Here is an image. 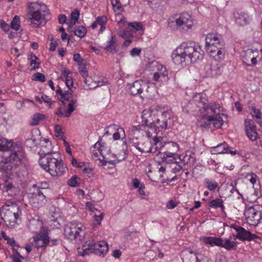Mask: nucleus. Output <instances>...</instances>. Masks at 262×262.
Returning a JSON list of instances; mask_svg holds the SVG:
<instances>
[{"label":"nucleus","instance_id":"obj_1","mask_svg":"<svg viewBox=\"0 0 262 262\" xmlns=\"http://www.w3.org/2000/svg\"><path fill=\"white\" fill-rule=\"evenodd\" d=\"M171 57L176 64L184 62L191 63L203 59V53L201 48L194 42H183L172 52Z\"/></svg>","mask_w":262,"mask_h":262},{"label":"nucleus","instance_id":"obj_2","mask_svg":"<svg viewBox=\"0 0 262 262\" xmlns=\"http://www.w3.org/2000/svg\"><path fill=\"white\" fill-rule=\"evenodd\" d=\"M143 125L134 126L129 130L130 143L141 154L151 153V138L156 136V130L145 129Z\"/></svg>","mask_w":262,"mask_h":262},{"label":"nucleus","instance_id":"obj_3","mask_svg":"<svg viewBox=\"0 0 262 262\" xmlns=\"http://www.w3.org/2000/svg\"><path fill=\"white\" fill-rule=\"evenodd\" d=\"M39 163L43 169L53 177L62 176L67 169L59 155L50 151L49 149H43V153L40 154Z\"/></svg>","mask_w":262,"mask_h":262},{"label":"nucleus","instance_id":"obj_4","mask_svg":"<svg viewBox=\"0 0 262 262\" xmlns=\"http://www.w3.org/2000/svg\"><path fill=\"white\" fill-rule=\"evenodd\" d=\"M0 151H9L10 154L6 159V162L1 164L0 169L6 173L10 172L13 166L11 164L19 165L24 157V154L21 147L14 144L11 141L9 142L6 139H0Z\"/></svg>","mask_w":262,"mask_h":262},{"label":"nucleus","instance_id":"obj_5","mask_svg":"<svg viewBox=\"0 0 262 262\" xmlns=\"http://www.w3.org/2000/svg\"><path fill=\"white\" fill-rule=\"evenodd\" d=\"M199 106L203 110L206 120L204 122L202 126L209 128L211 127L210 125L212 124L213 127L216 128L221 127L223 124V121L219 113L217 112L218 106L215 103H209L206 97L201 95L200 96Z\"/></svg>","mask_w":262,"mask_h":262},{"label":"nucleus","instance_id":"obj_6","mask_svg":"<svg viewBox=\"0 0 262 262\" xmlns=\"http://www.w3.org/2000/svg\"><path fill=\"white\" fill-rule=\"evenodd\" d=\"M28 17L31 24L39 27L46 23V17L50 15V11L47 5L40 3L28 2Z\"/></svg>","mask_w":262,"mask_h":262},{"label":"nucleus","instance_id":"obj_7","mask_svg":"<svg viewBox=\"0 0 262 262\" xmlns=\"http://www.w3.org/2000/svg\"><path fill=\"white\" fill-rule=\"evenodd\" d=\"M11 207L6 208V206H2L0 210V217L6 223L8 227L13 228L17 224L18 220H20V214L18 211L20 208L17 206L16 202H11Z\"/></svg>","mask_w":262,"mask_h":262},{"label":"nucleus","instance_id":"obj_8","mask_svg":"<svg viewBox=\"0 0 262 262\" xmlns=\"http://www.w3.org/2000/svg\"><path fill=\"white\" fill-rule=\"evenodd\" d=\"M83 228L80 223L71 222L65 226L64 236L71 241H80L84 235Z\"/></svg>","mask_w":262,"mask_h":262},{"label":"nucleus","instance_id":"obj_9","mask_svg":"<svg viewBox=\"0 0 262 262\" xmlns=\"http://www.w3.org/2000/svg\"><path fill=\"white\" fill-rule=\"evenodd\" d=\"M203 242L207 245L211 246H219L224 248L228 251L235 250L237 247L236 242L230 241L229 239H223L221 237L214 236L204 237Z\"/></svg>","mask_w":262,"mask_h":262},{"label":"nucleus","instance_id":"obj_10","mask_svg":"<svg viewBox=\"0 0 262 262\" xmlns=\"http://www.w3.org/2000/svg\"><path fill=\"white\" fill-rule=\"evenodd\" d=\"M247 223L256 226L262 222V212L254 207L247 208L244 213Z\"/></svg>","mask_w":262,"mask_h":262},{"label":"nucleus","instance_id":"obj_11","mask_svg":"<svg viewBox=\"0 0 262 262\" xmlns=\"http://www.w3.org/2000/svg\"><path fill=\"white\" fill-rule=\"evenodd\" d=\"M231 227L235 231V233H233V235L241 241H252L258 238L257 235L251 233L242 227L232 225Z\"/></svg>","mask_w":262,"mask_h":262},{"label":"nucleus","instance_id":"obj_12","mask_svg":"<svg viewBox=\"0 0 262 262\" xmlns=\"http://www.w3.org/2000/svg\"><path fill=\"white\" fill-rule=\"evenodd\" d=\"M156 121L153 127L155 129H167L172 125L170 115L167 112H163L160 116L155 118Z\"/></svg>","mask_w":262,"mask_h":262},{"label":"nucleus","instance_id":"obj_13","mask_svg":"<svg viewBox=\"0 0 262 262\" xmlns=\"http://www.w3.org/2000/svg\"><path fill=\"white\" fill-rule=\"evenodd\" d=\"M157 116L155 114H153V112L150 110H145L142 112L141 116L142 123L141 125H144L146 130L151 131V129H154L157 130L156 129L153 128L155 121H156L155 118H157Z\"/></svg>","mask_w":262,"mask_h":262},{"label":"nucleus","instance_id":"obj_14","mask_svg":"<svg viewBox=\"0 0 262 262\" xmlns=\"http://www.w3.org/2000/svg\"><path fill=\"white\" fill-rule=\"evenodd\" d=\"M175 23L177 27H182L185 30L191 29L193 25L191 16L186 12L182 13L178 18H176Z\"/></svg>","mask_w":262,"mask_h":262},{"label":"nucleus","instance_id":"obj_15","mask_svg":"<svg viewBox=\"0 0 262 262\" xmlns=\"http://www.w3.org/2000/svg\"><path fill=\"white\" fill-rule=\"evenodd\" d=\"M258 50L257 49H248L244 52L242 60L243 62L248 66H254L257 63L256 58L258 56Z\"/></svg>","mask_w":262,"mask_h":262},{"label":"nucleus","instance_id":"obj_16","mask_svg":"<svg viewBox=\"0 0 262 262\" xmlns=\"http://www.w3.org/2000/svg\"><path fill=\"white\" fill-rule=\"evenodd\" d=\"M101 139H100L99 141H98L94 145V148H97L98 151H99L100 155L103 157V159L101 160L99 159L100 161L102 162L103 165H106L107 163L111 164L112 168L114 167L115 165V160H112L111 159L110 157H108L105 153H104V151L107 150L110 151V149L107 147L104 146V145L101 144Z\"/></svg>","mask_w":262,"mask_h":262},{"label":"nucleus","instance_id":"obj_17","mask_svg":"<svg viewBox=\"0 0 262 262\" xmlns=\"http://www.w3.org/2000/svg\"><path fill=\"white\" fill-rule=\"evenodd\" d=\"M245 130L247 137L251 141L257 140V133L256 130V125L253 120L247 119L244 122Z\"/></svg>","mask_w":262,"mask_h":262},{"label":"nucleus","instance_id":"obj_18","mask_svg":"<svg viewBox=\"0 0 262 262\" xmlns=\"http://www.w3.org/2000/svg\"><path fill=\"white\" fill-rule=\"evenodd\" d=\"M232 149L233 148L229 147L226 142H224L216 146L211 147L210 152L212 154L230 153L231 155H234L236 154V151L233 150Z\"/></svg>","mask_w":262,"mask_h":262},{"label":"nucleus","instance_id":"obj_19","mask_svg":"<svg viewBox=\"0 0 262 262\" xmlns=\"http://www.w3.org/2000/svg\"><path fill=\"white\" fill-rule=\"evenodd\" d=\"M50 241V238L47 233L38 234L34 237L33 245L37 248H45Z\"/></svg>","mask_w":262,"mask_h":262},{"label":"nucleus","instance_id":"obj_20","mask_svg":"<svg viewBox=\"0 0 262 262\" xmlns=\"http://www.w3.org/2000/svg\"><path fill=\"white\" fill-rule=\"evenodd\" d=\"M128 85L131 94L135 96L143 93V89L145 88L146 84L142 80H138Z\"/></svg>","mask_w":262,"mask_h":262},{"label":"nucleus","instance_id":"obj_21","mask_svg":"<svg viewBox=\"0 0 262 262\" xmlns=\"http://www.w3.org/2000/svg\"><path fill=\"white\" fill-rule=\"evenodd\" d=\"M157 134L155 137H152L151 138V153H155L156 151H159V154L162 155V152L165 150L164 144L161 142L162 138L157 137Z\"/></svg>","mask_w":262,"mask_h":262},{"label":"nucleus","instance_id":"obj_22","mask_svg":"<svg viewBox=\"0 0 262 262\" xmlns=\"http://www.w3.org/2000/svg\"><path fill=\"white\" fill-rule=\"evenodd\" d=\"M122 152L123 155H119V157L117 158V159H116V156L114 154H111V150L110 151L105 150L104 151V153H105L108 157H110L111 160H115V163L119 162L123 160H125L127 155V146L126 141H123L122 145Z\"/></svg>","mask_w":262,"mask_h":262},{"label":"nucleus","instance_id":"obj_23","mask_svg":"<svg viewBox=\"0 0 262 262\" xmlns=\"http://www.w3.org/2000/svg\"><path fill=\"white\" fill-rule=\"evenodd\" d=\"M183 262H199L197 253L190 250H186L181 253Z\"/></svg>","mask_w":262,"mask_h":262},{"label":"nucleus","instance_id":"obj_24","mask_svg":"<svg viewBox=\"0 0 262 262\" xmlns=\"http://www.w3.org/2000/svg\"><path fill=\"white\" fill-rule=\"evenodd\" d=\"M93 247L97 249V251H99V253L101 252L100 254H95L99 256H104L108 250V244L104 241H100L98 243H96L93 241Z\"/></svg>","mask_w":262,"mask_h":262},{"label":"nucleus","instance_id":"obj_25","mask_svg":"<svg viewBox=\"0 0 262 262\" xmlns=\"http://www.w3.org/2000/svg\"><path fill=\"white\" fill-rule=\"evenodd\" d=\"M219 43H224V41L216 35L212 33L208 34L206 37V45L217 46Z\"/></svg>","mask_w":262,"mask_h":262},{"label":"nucleus","instance_id":"obj_26","mask_svg":"<svg viewBox=\"0 0 262 262\" xmlns=\"http://www.w3.org/2000/svg\"><path fill=\"white\" fill-rule=\"evenodd\" d=\"M216 46L206 45L207 50L212 56L215 57L216 55L220 56L222 55V50L224 48L225 43H219Z\"/></svg>","mask_w":262,"mask_h":262},{"label":"nucleus","instance_id":"obj_27","mask_svg":"<svg viewBox=\"0 0 262 262\" xmlns=\"http://www.w3.org/2000/svg\"><path fill=\"white\" fill-rule=\"evenodd\" d=\"M108 129L109 130H107L105 132V134H108L109 131H113V130H115L116 132L114 133L113 135V139L115 140H117L121 138V134H124V132L122 127H119L118 125H112L109 126L107 127Z\"/></svg>","mask_w":262,"mask_h":262},{"label":"nucleus","instance_id":"obj_28","mask_svg":"<svg viewBox=\"0 0 262 262\" xmlns=\"http://www.w3.org/2000/svg\"><path fill=\"white\" fill-rule=\"evenodd\" d=\"M223 72V67L221 64H211L209 69V74L212 77H217Z\"/></svg>","mask_w":262,"mask_h":262},{"label":"nucleus","instance_id":"obj_29","mask_svg":"<svg viewBox=\"0 0 262 262\" xmlns=\"http://www.w3.org/2000/svg\"><path fill=\"white\" fill-rule=\"evenodd\" d=\"M116 43L117 39L115 36H112L111 39L107 41L104 49L112 54L116 53L117 52Z\"/></svg>","mask_w":262,"mask_h":262},{"label":"nucleus","instance_id":"obj_30","mask_svg":"<svg viewBox=\"0 0 262 262\" xmlns=\"http://www.w3.org/2000/svg\"><path fill=\"white\" fill-rule=\"evenodd\" d=\"M88 247L85 249H82L81 251L79 252V254L81 256H84L85 255L89 254L90 253H94V254H100V252L97 251V249H95V248L93 247V241H90L89 242H87Z\"/></svg>","mask_w":262,"mask_h":262},{"label":"nucleus","instance_id":"obj_31","mask_svg":"<svg viewBox=\"0 0 262 262\" xmlns=\"http://www.w3.org/2000/svg\"><path fill=\"white\" fill-rule=\"evenodd\" d=\"M179 159L184 165H187L189 166H192L196 162V159L194 155H188L187 153L183 156L182 159L180 157Z\"/></svg>","mask_w":262,"mask_h":262},{"label":"nucleus","instance_id":"obj_32","mask_svg":"<svg viewBox=\"0 0 262 262\" xmlns=\"http://www.w3.org/2000/svg\"><path fill=\"white\" fill-rule=\"evenodd\" d=\"M208 205L209 207L214 209L220 208L222 211H224L225 209V207L223 205V201L219 198H216L208 202Z\"/></svg>","mask_w":262,"mask_h":262},{"label":"nucleus","instance_id":"obj_33","mask_svg":"<svg viewBox=\"0 0 262 262\" xmlns=\"http://www.w3.org/2000/svg\"><path fill=\"white\" fill-rule=\"evenodd\" d=\"M235 17L236 23L243 26L248 24L250 20L248 15L244 12H241L238 17L235 16Z\"/></svg>","mask_w":262,"mask_h":262},{"label":"nucleus","instance_id":"obj_34","mask_svg":"<svg viewBox=\"0 0 262 262\" xmlns=\"http://www.w3.org/2000/svg\"><path fill=\"white\" fill-rule=\"evenodd\" d=\"M165 151L177 152L179 149V145L174 142H168L164 143Z\"/></svg>","mask_w":262,"mask_h":262},{"label":"nucleus","instance_id":"obj_35","mask_svg":"<svg viewBox=\"0 0 262 262\" xmlns=\"http://www.w3.org/2000/svg\"><path fill=\"white\" fill-rule=\"evenodd\" d=\"M158 71L161 75V81H167L169 78L168 77V73L166 68L162 65L160 64L158 67Z\"/></svg>","mask_w":262,"mask_h":262},{"label":"nucleus","instance_id":"obj_36","mask_svg":"<svg viewBox=\"0 0 262 262\" xmlns=\"http://www.w3.org/2000/svg\"><path fill=\"white\" fill-rule=\"evenodd\" d=\"M145 88L146 90L144 92V96L146 98H148V99H152L156 93L155 86L154 85H146Z\"/></svg>","mask_w":262,"mask_h":262},{"label":"nucleus","instance_id":"obj_37","mask_svg":"<svg viewBox=\"0 0 262 262\" xmlns=\"http://www.w3.org/2000/svg\"><path fill=\"white\" fill-rule=\"evenodd\" d=\"M204 184L205 186L211 191H214L218 187L217 182L212 179H205Z\"/></svg>","mask_w":262,"mask_h":262},{"label":"nucleus","instance_id":"obj_38","mask_svg":"<svg viewBox=\"0 0 262 262\" xmlns=\"http://www.w3.org/2000/svg\"><path fill=\"white\" fill-rule=\"evenodd\" d=\"M71 22L70 24L68 27V31H69L70 29H71L74 25L76 24V23L78 21L79 16V12L78 10H75L72 12L71 14Z\"/></svg>","mask_w":262,"mask_h":262},{"label":"nucleus","instance_id":"obj_39","mask_svg":"<svg viewBox=\"0 0 262 262\" xmlns=\"http://www.w3.org/2000/svg\"><path fill=\"white\" fill-rule=\"evenodd\" d=\"M74 34L80 38L83 37L86 33V29L82 26L75 27L73 31Z\"/></svg>","mask_w":262,"mask_h":262},{"label":"nucleus","instance_id":"obj_40","mask_svg":"<svg viewBox=\"0 0 262 262\" xmlns=\"http://www.w3.org/2000/svg\"><path fill=\"white\" fill-rule=\"evenodd\" d=\"M77 102V100L72 99L70 101L69 103L67 106V110L64 114V117H69L71 116V113L75 110V104Z\"/></svg>","mask_w":262,"mask_h":262},{"label":"nucleus","instance_id":"obj_41","mask_svg":"<svg viewBox=\"0 0 262 262\" xmlns=\"http://www.w3.org/2000/svg\"><path fill=\"white\" fill-rule=\"evenodd\" d=\"M41 150L40 152H39L40 154V153H43V150H49L50 151L52 152V144L51 142L48 139H45L43 140L42 142L41 143Z\"/></svg>","mask_w":262,"mask_h":262},{"label":"nucleus","instance_id":"obj_42","mask_svg":"<svg viewBox=\"0 0 262 262\" xmlns=\"http://www.w3.org/2000/svg\"><path fill=\"white\" fill-rule=\"evenodd\" d=\"M45 118V115L39 113H35L32 117V122L31 124L35 126L38 124L39 122Z\"/></svg>","mask_w":262,"mask_h":262},{"label":"nucleus","instance_id":"obj_43","mask_svg":"<svg viewBox=\"0 0 262 262\" xmlns=\"http://www.w3.org/2000/svg\"><path fill=\"white\" fill-rule=\"evenodd\" d=\"M80 183V179L76 176H72L68 181V185L72 187H77Z\"/></svg>","mask_w":262,"mask_h":262},{"label":"nucleus","instance_id":"obj_44","mask_svg":"<svg viewBox=\"0 0 262 262\" xmlns=\"http://www.w3.org/2000/svg\"><path fill=\"white\" fill-rule=\"evenodd\" d=\"M11 28L15 30H18L20 27V18L18 16L15 15L11 23Z\"/></svg>","mask_w":262,"mask_h":262},{"label":"nucleus","instance_id":"obj_45","mask_svg":"<svg viewBox=\"0 0 262 262\" xmlns=\"http://www.w3.org/2000/svg\"><path fill=\"white\" fill-rule=\"evenodd\" d=\"M25 144L28 147L32 148L36 145V140L32 136L31 138L27 139Z\"/></svg>","mask_w":262,"mask_h":262},{"label":"nucleus","instance_id":"obj_46","mask_svg":"<svg viewBox=\"0 0 262 262\" xmlns=\"http://www.w3.org/2000/svg\"><path fill=\"white\" fill-rule=\"evenodd\" d=\"M73 60L77 63L79 66H85L84 59L80 57L79 53H76L73 55Z\"/></svg>","mask_w":262,"mask_h":262},{"label":"nucleus","instance_id":"obj_47","mask_svg":"<svg viewBox=\"0 0 262 262\" xmlns=\"http://www.w3.org/2000/svg\"><path fill=\"white\" fill-rule=\"evenodd\" d=\"M33 80L35 81H39L40 82H45L46 81V77L43 74L41 73H36L33 75Z\"/></svg>","mask_w":262,"mask_h":262},{"label":"nucleus","instance_id":"obj_48","mask_svg":"<svg viewBox=\"0 0 262 262\" xmlns=\"http://www.w3.org/2000/svg\"><path fill=\"white\" fill-rule=\"evenodd\" d=\"M13 252L15 253V254L13 256L14 262H21L19 258L24 259V257L21 256L17 250L14 247L12 248Z\"/></svg>","mask_w":262,"mask_h":262},{"label":"nucleus","instance_id":"obj_49","mask_svg":"<svg viewBox=\"0 0 262 262\" xmlns=\"http://www.w3.org/2000/svg\"><path fill=\"white\" fill-rule=\"evenodd\" d=\"M128 25L133 28H134L136 31L141 30L142 29V24L140 22H132L129 23Z\"/></svg>","mask_w":262,"mask_h":262},{"label":"nucleus","instance_id":"obj_50","mask_svg":"<svg viewBox=\"0 0 262 262\" xmlns=\"http://www.w3.org/2000/svg\"><path fill=\"white\" fill-rule=\"evenodd\" d=\"M251 114L254 119L261 116L260 111L259 109L256 108L255 107H252Z\"/></svg>","mask_w":262,"mask_h":262},{"label":"nucleus","instance_id":"obj_51","mask_svg":"<svg viewBox=\"0 0 262 262\" xmlns=\"http://www.w3.org/2000/svg\"><path fill=\"white\" fill-rule=\"evenodd\" d=\"M96 21L100 26L105 25L107 21V17L105 16L98 17Z\"/></svg>","mask_w":262,"mask_h":262},{"label":"nucleus","instance_id":"obj_52","mask_svg":"<svg viewBox=\"0 0 262 262\" xmlns=\"http://www.w3.org/2000/svg\"><path fill=\"white\" fill-rule=\"evenodd\" d=\"M83 66L82 68H79L78 71L83 78H85L88 76V72L85 66Z\"/></svg>","mask_w":262,"mask_h":262},{"label":"nucleus","instance_id":"obj_53","mask_svg":"<svg viewBox=\"0 0 262 262\" xmlns=\"http://www.w3.org/2000/svg\"><path fill=\"white\" fill-rule=\"evenodd\" d=\"M112 4L113 7L118 10L122 8V5L119 0H112Z\"/></svg>","mask_w":262,"mask_h":262},{"label":"nucleus","instance_id":"obj_54","mask_svg":"<svg viewBox=\"0 0 262 262\" xmlns=\"http://www.w3.org/2000/svg\"><path fill=\"white\" fill-rule=\"evenodd\" d=\"M176 153V152L167 151L164 150L162 153V155H163V157L161 156V158H171L174 157V155H175Z\"/></svg>","mask_w":262,"mask_h":262},{"label":"nucleus","instance_id":"obj_55","mask_svg":"<svg viewBox=\"0 0 262 262\" xmlns=\"http://www.w3.org/2000/svg\"><path fill=\"white\" fill-rule=\"evenodd\" d=\"M163 161L165 162L166 163H179L176 159V158L174 157L171 158H162Z\"/></svg>","mask_w":262,"mask_h":262},{"label":"nucleus","instance_id":"obj_56","mask_svg":"<svg viewBox=\"0 0 262 262\" xmlns=\"http://www.w3.org/2000/svg\"><path fill=\"white\" fill-rule=\"evenodd\" d=\"M0 27L5 32L9 30L10 26L4 20H0Z\"/></svg>","mask_w":262,"mask_h":262},{"label":"nucleus","instance_id":"obj_57","mask_svg":"<svg viewBox=\"0 0 262 262\" xmlns=\"http://www.w3.org/2000/svg\"><path fill=\"white\" fill-rule=\"evenodd\" d=\"M37 196L39 197V199H40L41 201L45 200V202L43 203L46 202V196L44 194V192H43L42 190L40 189H37V192L35 193Z\"/></svg>","mask_w":262,"mask_h":262},{"label":"nucleus","instance_id":"obj_58","mask_svg":"<svg viewBox=\"0 0 262 262\" xmlns=\"http://www.w3.org/2000/svg\"><path fill=\"white\" fill-rule=\"evenodd\" d=\"M177 205V204L172 200H169L166 204V207L170 209H173Z\"/></svg>","mask_w":262,"mask_h":262},{"label":"nucleus","instance_id":"obj_59","mask_svg":"<svg viewBox=\"0 0 262 262\" xmlns=\"http://www.w3.org/2000/svg\"><path fill=\"white\" fill-rule=\"evenodd\" d=\"M141 51L140 49L137 48H134L130 51V54L132 56H137L140 54Z\"/></svg>","mask_w":262,"mask_h":262},{"label":"nucleus","instance_id":"obj_60","mask_svg":"<svg viewBox=\"0 0 262 262\" xmlns=\"http://www.w3.org/2000/svg\"><path fill=\"white\" fill-rule=\"evenodd\" d=\"M104 213L102 212L99 215H95L94 216V220L97 224H100L101 221L103 218Z\"/></svg>","mask_w":262,"mask_h":262},{"label":"nucleus","instance_id":"obj_61","mask_svg":"<svg viewBox=\"0 0 262 262\" xmlns=\"http://www.w3.org/2000/svg\"><path fill=\"white\" fill-rule=\"evenodd\" d=\"M66 85L71 90V86L73 87V80L72 78L71 77L67 76V77L66 78Z\"/></svg>","mask_w":262,"mask_h":262},{"label":"nucleus","instance_id":"obj_62","mask_svg":"<svg viewBox=\"0 0 262 262\" xmlns=\"http://www.w3.org/2000/svg\"><path fill=\"white\" fill-rule=\"evenodd\" d=\"M41 99L45 102L48 103V104L50 106L51 104V98H49V96L43 94L41 95Z\"/></svg>","mask_w":262,"mask_h":262},{"label":"nucleus","instance_id":"obj_63","mask_svg":"<svg viewBox=\"0 0 262 262\" xmlns=\"http://www.w3.org/2000/svg\"><path fill=\"white\" fill-rule=\"evenodd\" d=\"M31 63L30 66H32L33 64L36 63V60L38 59L37 57L33 53L30 54Z\"/></svg>","mask_w":262,"mask_h":262},{"label":"nucleus","instance_id":"obj_64","mask_svg":"<svg viewBox=\"0 0 262 262\" xmlns=\"http://www.w3.org/2000/svg\"><path fill=\"white\" fill-rule=\"evenodd\" d=\"M61 130V126L58 124H57L54 127V132L56 136L58 137L60 136V131Z\"/></svg>","mask_w":262,"mask_h":262}]
</instances>
